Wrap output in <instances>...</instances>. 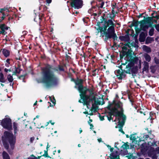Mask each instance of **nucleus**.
I'll use <instances>...</instances> for the list:
<instances>
[{"label": "nucleus", "instance_id": "obj_1", "mask_svg": "<svg viewBox=\"0 0 159 159\" xmlns=\"http://www.w3.org/2000/svg\"><path fill=\"white\" fill-rule=\"evenodd\" d=\"M58 69L49 64H46L41 68V75L42 82L48 88L57 85L58 79L54 74V71H65L64 66L58 65Z\"/></svg>", "mask_w": 159, "mask_h": 159}, {"label": "nucleus", "instance_id": "obj_2", "mask_svg": "<svg viewBox=\"0 0 159 159\" xmlns=\"http://www.w3.org/2000/svg\"><path fill=\"white\" fill-rule=\"evenodd\" d=\"M71 81L74 82L75 84L74 88L77 89L80 93V99H108V98H103V96L100 97L98 96L96 92H94L93 85L90 88L87 86L83 85L84 80L82 79L77 78L76 80L73 78L71 79Z\"/></svg>", "mask_w": 159, "mask_h": 159}, {"label": "nucleus", "instance_id": "obj_3", "mask_svg": "<svg viewBox=\"0 0 159 159\" xmlns=\"http://www.w3.org/2000/svg\"><path fill=\"white\" fill-rule=\"evenodd\" d=\"M108 105L107 107L108 110L107 112L109 113L111 116H107L108 119L110 121L112 115L115 116L116 118L114 121L118 120L119 123L118 126L119 125L121 126L119 129V131L123 134H125V132L123 131L122 127L124 123L125 116L123 115L122 113L117 109L118 108H119L120 110H122V103L119 100H111V101H108Z\"/></svg>", "mask_w": 159, "mask_h": 159}, {"label": "nucleus", "instance_id": "obj_4", "mask_svg": "<svg viewBox=\"0 0 159 159\" xmlns=\"http://www.w3.org/2000/svg\"><path fill=\"white\" fill-rule=\"evenodd\" d=\"M104 24L103 26L99 25L96 28L98 33H102L104 35V40L107 42L109 39H112L114 40H117L118 37L115 33V27L116 25L113 22V20L111 19H103Z\"/></svg>", "mask_w": 159, "mask_h": 159}, {"label": "nucleus", "instance_id": "obj_5", "mask_svg": "<svg viewBox=\"0 0 159 159\" xmlns=\"http://www.w3.org/2000/svg\"><path fill=\"white\" fill-rule=\"evenodd\" d=\"M137 64L131 62L126 65V70L120 71V70H116L115 73L117 79L120 80L125 79L126 76V74H132V76H135L138 72V66H135V64Z\"/></svg>", "mask_w": 159, "mask_h": 159}, {"label": "nucleus", "instance_id": "obj_6", "mask_svg": "<svg viewBox=\"0 0 159 159\" xmlns=\"http://www.w3.org/2000/svg\"><path fill=\"white\" fill-rule=\"evenodd\" d=\"M122 50L121 51L122 54L120 55V60L123 59V57L125 56V57H128V61H130V62H133L134 63H138L139 59L138 57L135 56L133 57L132 55L134 54L133 51L131 48L128 49L127 47L125 46H123L122 48Z\"/></svg>", "mask_w": 159, "mask_h": 159}, {"label": "nucleus", "instance_id": "obj_7", "mask_svg": "<svg viewBox=\"0 0 159 159\" xmlns=\"http://www.w3.org/2000/svg\"><path fill=\"white\" fill-rule=\"evenodd\" d=\"M2 139L4 146L6 149H8L9 148V144L7 143V141L9 142L11 149L12 150L14 149L16 142V138L12 133L7 131L5 132L4 136L2 137Z\"/></svg>", "mask_w": 159, "mask_h": 159}, {"label": "nucleus", "instance_id": "obj_8", "mask_svg": "<svg viewBox=\"0 0 159 159\" xmlns=\"http://www.w3.org/2000/svg\"><path fill=\"white\" fill-rule=\"evenodd\" d=\"M99 100H79V102L82 103L84 105H86L88 108H91L92 111L95 112L98 109V105L100 104L102 105L104 103H102Z\"/></svg>", "mask_w": 159, "mask_h": 159}, {"label": "nucleus", "instance_id": "obj_9", "mask_svg": "<svg viewBox=\"0 0 159 159\" xmlns=\"http://www.w3.org/2000/svg\"><path fill=\"white\" fill-rule=\"evenodd\" d=\"M144 20L140 21L141 25L140 26L141 27V29L142 30L145 32H147V30L149 28L147 24H149L150 21L152 20V18L151 17H145V16H143Z\"/></svg>", "mask_w": 159, "mask_h": 159}, {"label": "nucleus", "instance_id": "obj_10", "mask_svg": "<svg viewBox=\"0 0 159 159\" xmlns=\"http://www.w3.org/2000/svg\"><path fill=\"white\" fill-rule=\"evenodd\" d=\"M70 6L75 9L81 8L83 5L82 0H70Z\"/></svg>", "mask_w": 159, "mask_h": 159}, {"label": "nucleus", "instance_id": "obj_11", "mask_svg": "<svg viewBox=\"0 0 159 159\" xmlns=\"http://www.w3.org/2000/svg\"><path fill=\"white\" fill-rule=\"evenodd\" d=\"M1 124L3 127L8 130L12 129L11 120L9 118H6L3 120Z\"/></svg>", "mask_w": 159, "mask_h": 159}, {"label": "nucleus", "instance_id": "obj_12", "mask_svg": "<svg viewBox=\"0 0 159 159\" xmlns=\"http://www.w3.org/2000/svg\"><path fill=\"white\" fill-rule=\"evenodd\" d=\"M156 153H159V147H157L155 149L154 148L151 147L148 152V156L150 155L151 156L152 154H156Z\"/></svg>", "mask_w": 159, "mask_h": 159}, {"label": "nucleus", "instance_id": "obj_13", "mask_svg": "<svg viewBox=\"0 0 159 159\" xmlns=\"http://www.w3.org/2000/svg\"><path fill=\"white\" fill-rule=\"evenodd\" d=\"M148 35L147 32H142L139 36V40L140 42H144L146 39V36Z\"/></svg>", "mask_w": 159, "mask_h": 159}, {"label": "nucleus", "instance_id": "obj_14", "mask_svg": "<svg viewBox=\"0 0 159 159\" xmlns=\"http://www.w3.org/2000/svg\"><path fill=\"white\" fill-rule=\"evenodd\" d=\"M44 13H40L39 14V26H40V28H39V29L40 30H43L44 28V26L43 24L42 23V22H41V20L42 19V18L43 17H44Z\"/></svg>", "mask_w": 159, "mask_h": 159}, {"label": "nucleus", "instance_id": "obj_15", "mask_svg": "<svg viewBox=\"0 0 159 159\" xmlns=\"http://www.w3.org/2000/svg\"><path fill=\"white\" fill-rule=\"evenodd\" d=\"M15 70L13 71L12 75H16L17 73L20 74L22 70V69H21V65L20 64H18L17 67L15 66Z\"/></svg>", "mask_w": 159, "mask_h": 159}, {"label": "nucleus", "instance_id": "obj_16", "mask_svg": "<svg viewBox=\"0 0 159 159\" xmlns=\"http://www.w3.org/2000/svg\"><path fill=\"white\" fill-rule=\"evenodd\" d=\"M111 153L110 154V158L111 159H117L118 158V152L116 151H112L111 152Z\"/></svg>", "mask_w": 159, "mask_h": 159}, {"label": "nucleus", "instance_id": "obj_17", "mask_svg": "<svg viewBox=\"0 0 159 159\" xmlns=\"http://www.w3.org/2000/svg\"><path fill=\"white\" fill-rule=\"evenodd\" d=\"M119 39L121 41H129L130 40L129 36L128 35H125L124 36H120L119 37Z\"/></svg>", "mask_w": 159, "mask_h": 159}, {"label": "nucleus", "instance_id": "obj_18", "mask_svg": "<svg viewBox=\"0 0 159 159\" xmlns=\"http://www.w3.org/2000/svg\"><path fill=\"white\" fill-rule=\"evenodd\" d=\"M102 18L100 19L101 21H98L97 23V25L98 27L99 25H100L103 22H104V20H103V19H109V17H107V13L106 15L105 14H103L102 16L101 17Z\"/></svg>", "mask_w": 159, "mask_h": 159}, {"label": "nucleus", "instance_id": "obj_19", "mask_svg": "<svg viewBox=\"0 0 159 159\" xmlns=\"http://www.w3.org/2000/svg\"><path fill=\"white\" fill-rule=\"evenodd\" d=\"M116 15L114 14V13L113 12V11H111V13H107V17H109V18L113 20L114 21H115V20L114 19V18L116 17Z\"/></svg>", "mask_w": 159, "mask_h": 159}, {"label": "nucleus", "instance_id": "obj_20", "mask_svg": "<svg viewBox=\"0 0 159 159\" xmlns=\"http://www.w3.org/2000/svg\"><path fill=\"white\" fill-rule=\"evenodd\" d=\"M144 67L143 69V71H146L147 72H148L149 70V64L146 61H144L143 63Z\"/></svg>", "mask_w": 159, "mask_h": 159}, {"label": "nucleus", "instance_id": "obj_21", "mask_svg": "<svg viewBox=\"0 0 159 159\" xmlns=\"http://www.w3.org/2000/svg\"><path fill=\"white\" fill-rule=\"evenodd\" d=\"M2 53L4 56L6 57H9L10 55V51L4 48L2 49Z\"/></svg>", "mask_w": 159, "mask_h": 159}, {"label": "nucleus", "instance_id": "obj_22", "mask_svg": "<svg viewBox=\"0 0 159 159\" xmlns=\"http://www.w3.org/2000/svg\"><path fill=\"white\" fill-rule=\"evenodd\" d=\"M7 80L5 79L3 74L2 72L0 73V82L4 83L7 81Z\"/></svg>", "mask_w": 159, "mask_h": 159}, {"label": "nucleus", "instance_id": "obj_23", "mask_svg": "<svg viewBox=\"0 0 159 159\" xmlns=\"http://www.w3.org/2000/svg\"><path fill=\"white\" fill-rule=\"evenodd\" d=\"M143 50L148 53H150L151 52V48L145 45L143 46Z\"/></svg>", "mask_w": 159, "mask_h": 159}, {"label": "nucleus", "instance_id": "obj_24", "mask_svg": "<svg viewBox=\"0 0 159 159\" xmlns=\"http://www.w3.org/2000/svg\"><path fill=\"white\" fill-rule=\"evenodd\" d=\"M144 57L146 61L149 62L151 61V58L148 53H145L144 55Z\"/></svg>", "mask_w": 159, "mask_h": 159}, {"label": "nucleus", "instance_id": "obj_25", "mask_svg": "<svg viewBox=\"0 0 159 159\" xmlns=\"http://www.w3.org/2000/svg\"><path fill=\"white\" fill-rule=\"evenodd\" d=\"M153 40V38L150 37H147L145 41V44H148L151 43Z\"/></svg>", "mask_w": 159, "mask_h": 159}, {"label": "nucleus", "instance_id": "obj_26", "mask_svg": "<svg viewBox=\"0 0 159 159\" xmlns=\"http://www.w3.org/2000/svg\"><path fill=\"white\" fill-rule=\"evenodd\" d=\"M2 156L3 159H10L8 154L5 151L2 153Z\"/></svg>", "mask_w": 159, "mask_h": 159}, {"label": "nucleus", "instance_id": "obj_27", "mask_svg": "<svg viewBox=\"0 0 159 159\" xmlns=\"http://www.w3.org/2000/svg\"><path fill=\"white\" fill-rule=\"evenodd\" d=\"M7 79L9 83H12L14 80L12 76L10 74L7 76Z\"/></svg>", "mask_w": 159, "mask_h": 159}, {"label": "nucleus", "instance_id": "obj_28", "mask_svg": "<svg viewBox=\"0 0 159 159\" xmlns=\"http://www.w3.org/2000/svg\"><path fill=\"white\" fill-rule=\"evenodd\" d=\"M104 2L103 1L101 2V3H97L96 6L98 7V8H103V6L104 5Z\"/></svg>", "mask_w": 159, "mask_h": 159}, {"label": "nucleus", "instance_id": "obj_29", "mask_svg": "<svg viewBox=\"0 0 159 159\" xmlns=\"http://www.w3.org/2000/svg\"><path fill=\"white\" fill-rule=\"evenodd\" d=\"M134 25V26H135V28H137L138 27V25L139 24L141 25V22L140 21H136L135 20H134L132 22Z\"/></svg>", "mask_w": 159, "mask_h": 159}, {"label": "nucleus", "instance_id": "obj_30", "mask_svg": "<svg viewBox=\"0 0 159 159\" xmlns=\"http://www.w3.org/2000/svg\"><path fill=\"white\" fill-rule=\"evenodd\" d=\"M0 29H3L4 30H8V27L5 24H3L0 25Z\"/></svg>", "mask_w": 159, "mask_h": 159}, {"label": "nucleus", "instance_id": "obj_31", "mask_svg": "<svg viewBox=\"0 0 159 159\" xmlns=\"http://www.w3.org/2000/svg\"><path fill=\"white\" fill-rule=\"evenodd\" d=\"M121 148H122V151L126 150L129 148V145L125 143L121 146Z\"/></svg>", "mask_w": 159, "mask_h": 159}, {"label": "nucleus", "instance_id": "obj_32", "mask_svg": "<svg viewBox=\"0 0 159 159\" xmlns=\"http://www.w3.org/2000/svg\"><path fill=\"white\" fill-rule=\"evenodd\" d=\"M13 129L14 130V133L16 134L17 133L18 130L17 129V123L14 122L13 123Z\"/></svg>", "mask_w": 159, "mask_h": 159}, {"label": "nucleus", "instance_id": "obj_33", "mask_svg": "<svg viewBox=\"0 0 159 159\" xmlns=\"http://www.w3.org/2000/svg\"><path fill=\"white\" fill-rule=\"evenodd\" d=\"M154 29L153 27L151 28L149 31V34L150 36H152L154 34Z\"/></svg>", "mask_w": 159, "mask_h": 159}, {"label": "nucleus", "instance_id": "obj_34", "mask_svg": "<svg viewBox=\"0 0 159 159\" xmlns=\"http://www.w3.org/2000/svg\"><path fill=\"white\" fill-rule=\"evenodd\" d=\"M51 102H52V104H51V103L50 102H48V103L50 107H53L55 105L56 103V100H50Z\"/></svg>", "mask_w": 159, "mask_h": 159}, {"label": "nucleus", "instance_id": "obj_35", "mask_svg": "<svg viewBox=\"0 0 159 159\" xmlns=\"http://www.w3.org/2000/svg\"><path fill=\"white\" fill-rule=\"evenodd\" d=\"M135 30L136 33V34H138L140 33L141 30H142V29H141V27L140 26V28H135Z\"/></svg>", "mask_w": 159, "mask_h": 159}, {"label": "nucleus", "instance_id": "obj_36", "mask_svg": "<svg viewBox=\"0 0 159 159\" xmlns=\"http://www.w3.org/2000/svg\"><path fill=\"white\" fill-rule=\"evenodd\" d=\"M111 6L112 7L111 11H113V10H114L117 7L116 3V2L112 3L111 4Z\"/></svg>", "mask_w": 159, "mask_h": 159}, {"label": "nucleus", "instance_id": "obj_37", "mask_svg": "<svg viewBox=\"0 0 159 159\" xmlns=\"http://www.w3.org/2000/svg\"><path fill=\"white\" fill-rule=\"evenodd\" d=\"M151 134V131H149L148 132V134L143 135V138H144V139H147L149 136H150Z\"/></svg>", "mask_w": 159, "mask_h": 159}, {"label": "nucleus", "instance_id": "obj_38", "mask_svg": "<svg viewBox=\"0 0 159 159\" xmlns=\"http://www.w3.org/2000/svg\"><path fill=\"white\" fill-rule=\"evenodd\" d=\"M7 10V12L9 11V10L7 9V7L6 8L5 7L4 8H0V12L2 13L3 12V11H6V10Z\"/></svg>", "mask_w": 159, "mask_h": 159}, {"label": "nucleus", "instance_id": "obj_39", "mask_svg": "<svg viewBox=\"0 0 159 159\" xmlns=\"http://www.w3.org/2000/svg\"><path fill=\"white\" fill-rule=\"evenodd\" d=\"M25 76H26L25 75H20L19 77V78L20 80H23V81L24 82V80L25 79Z\"/></svg>", "mask_w": 159, "mask_h": 159}, {"label": "nucleus", "instance_id": "obj_40", "mask_svg": "<svg viewBox=\"0 0 159 159\" xmlns=\"http://www.w3.org/2000/svg\"><path fill=\"white\" fill-rule=\"evenodd\" d=\"M151 156L150 155L149 156V157H152V159H157V156L156 155V154H152Z\"/></svg>", "mask_w": 159, "mask_h": 159}, {"label": "nucleus", "instance_id": "obj_41", "mask_svg": "<svg viewBox=\"0 0 159 159\" xmlns=\"http://www.w3.org/2000/svg\"><path fill=\"white\" fill-rule=\"evenodd\" d=\"M42 8H43V11H46L47 9V7L45 6H40L39 8V10H40Z\"/></svg>", "mask_w": 159, "mask_h": 159}, {"label": "nucleus", "instance_id": "obj_42", "mask_svg": "<svg viewBox=\"0 0 159 159\" xmlns=\"http://www.w3.org/2000/svg\"><path fill=\"white\" fill-rule=\"evenodd\" d=\"M97 70H98V71H99V70L98 69H95L94 70H93L92 71V73H93L92 75L93 76H96V72Z\"/></svg>", "mask_w": 159, "mask_h": 159}, {"label": "nucleus", "instance_id": "obj_43", "mask_svg": "<svg viewBox=\"0 0 159 159\" xmlns=\"http://www.w3.org/2000/svg\"><path fill=\"white\" fill-rule=\"evenodd\" d=\"M126 58V61L125 63H121V65L122 66H125L127 63V62H129V63H130V61H128L127 60H128V57H125Z\"/></svg>", "mask_w": 159, "mask_h": 159}, {"label": "nucleus", "instance_id": "obj_44", "mask_svg": "<svg viewBox=\"0 0 159 159\" xmlns=\"http://www.w3.org/2000/svg\"><path fill=\"white\" fill-rule=\"evenodd\" d=\"M156 30L159 32V24L157 25H154Z\"/></svg>", "mask_w": 159, "mask_h": 159}, {"label": "nucleus", "instance_id": "obj_45", "mask_svg": "<svg viewBox=\"0 0 159 159\" xmlns=\"http://www.w3.org/2000/svg\"><path fill=\"white\" fill-rule=\"evenodd\" d=\"M71 58L70 56H68L67 54L66 55V58H65V60H70V59H71Z\"/></svg>", "mask_w": 159, "mask_h": 159}, {"label": "nucleus", "instance_id": "obj_46", "mask_svg": "<svg viewBox=\"0 0 159 159\" xmlns=\"http://www.w3.org/2000/svg\"><path fill=\"white\" fill-rule=\"evenodd\" d=\"M17 17V16L15 14H13L11 17V20H15L16 18Z\"/></svg>", "mask_w": 159, "mask_h": 159}, {"label": "nucleus", "instance_id": "obj_47", "mask_svg": "<svg viewBox=\"0 0 159 159\" xmlns=\"http://www.w3.org/2000/svg\"><path fill=\"white\" fill-rule=\"evenodd\" d=\"M152 21H150V23H149V24H147L149 28L151 27L152 28V27H153L152 26Z\"/></svg>", "mask_w": 159, "mask_h": 159}, {"label": "nucleus", "instance_id": "obj_48", "mask_svg": "<svg viewBox=\"0 0 159 159\" xmlns=\"http://www.w3.org/2000/svg\"><path fill=\"white\" fill-rule=\"evenodd\" d=\"M102 12L101 10L99 8H98V12L97 14L98 15H100L101 14Z\"/></svg>", "mask_w": 159, "mask_h": 159}, {"label": "nucleus", "instance_id": "obj_49", "mask_svg": "<svg viewBox=\"0 0 159 159\" xmlns=\"http://www.w3.org/2000/svg\"><path fill=\"white\" fill-rule=\"evenodd\" d=\"M92 8L93 9V11H96L98 9L97 8V7L96 6L93 7Z\"/></svg>", "mask_w": 159, "mask_h": 159}, {"label": "nucleus", "instance_id": "obj_50", "mask_svg": "<svg viewBox=\"0 0 159 159\" xmlns=\"http://www.w3.org/2000/svg\"><path fill=\"white\" fill-rule=\"evenodd\" d=\"M119 68L120 69V70L121 71H123L124 70H125V69H123V66L122 65H120L119 66Z\"/></svg>", "mask_w": 159, "mask_h": 159}, {"label": "nucleus", "instance_id": "obj_51", "mask_svg": "<svg viewBox=\"0 0 159 159\" xmlns=\"http://www.w3.org/2000/svg\"><path fill=\"white\" fill-rule=\"evenodd\" d=\"M126 95L128 96V98L129 99H133V98H131L132 97L130 94H126Z\"/></svg>", "mask_w": 159, "mask_h": 159}, {"label": "nucleus", "instance_id": "obj_52", "mask_svg": "<svg viewBox=\"0 0 159 159\" xmlns=\"http://www.w3.org/2000/svg\"><path fill=\"white\" fill-rule=\"evenodd\" d=\"M1 31H0V33L2 34L3 35H5V30L3 29H1Z\"/></svg>", "mask_w": 159, "mask_h": 159}, {"label": "nucleus", "instance_id": "obj_53", "mask_svg": "<svg viewBox=\"0 0 159 159\" xmlns=\"http://www.w3.org/2000/svg\"><path fill=\"white\" fill-rule=\"evenodd\" d=\"M153 18H156L157 19H159V16L157 15V12L156 14H155V15L154 16H153Z\"/></svg>", "mask_w": 159, "mask_h": 159}, {"label": "nucleus", "instance_id": "obj_54", "mask_svg": "<svg viewBox=\"0 0 159 159\" xmlns=\"http://www.w3.org/2000/svg\"><path fill=\"white\" fill-rule=\"evenodd\" d=\"M150 69H151V72L152 73H154L155 72V70L154 69V67L153 66H151L150 67Z\"/></svg>", "mask_w": 159, "mask_h": 159}, {"label": "nucleus", "instance_id": "obj_55", "mask_svg": "<svg viewBox=\"0 0 159 159\" xmlns=\"http://www.w3.org/2000/svg\"><path fill=\"white\" fill-rule=\"evenodd\" d=\"M107 147L109 149H110V150L111 152H112V151H113L114 148H111V147L110 146H109V145H107Z\"/></svg>", "mask_w": 159, "mask_h": 159}, {"label": "nucleus", "instance_id": "obj_56", "mask_svg": "<svg viewBox=\"0 0 159 159\" xmlns=\"http://www.w3.org/2000/svg\"><path fill=\"white\" fill-rule=\"evenodd\" d=\"M154 60L155 63L157 64L159 63V60L158 59L156 58L155 57L154 58Z\"/></svg>", "mask_w": 159, "mask_h": 159}, {"label": "nucleus", "instance_id": "obj_57", "mask_svg": "<svg viewBox=\"0 0 159 159\" xmlns=\"http://www.w3.org/2000/svg\"><path fill=\"white\" fill-rule=\"evenodd\" d=\"M93 9L92 8L89 9L88 11V12L89 13L91 14L92 12H93Z\"/></svg>", "mask_w": 159, "mask_h": 159}, {"label": "nucleus", "instance_id": "obj_58", "mask_svg": "<svg viewBox=\"0 0 159 159\" xmlns=\"http://www.w3.org/2000/svg\"><path fill=\"white\" fill-rule=\"evenodd\" d=\"M144 13H142L140 14L139 15V16H137V17H138V18H140V17H142V15H144Z\"/></svg>", "mask_w": 159, "mask_h": 159}, {"label": "nucleus", "instance_id": "obj_59", "mask_svg": "<svg viewBox=\"0 0 159 159\" xmlns=\"http://www.w3.org/2000/svg\"><path fill=\"white\" fill-rule=\"evenodd\" d=\"M130 30L129 29H128L126 31V35H128V36L129 35V32Z\"/></svg>", "mask_w": 159, "mask_h": 159}, {"label": "nucleus", "instance_id": "obj_60", "mask_svg": "<svg viewBox=\"0 0 159 159\" xmlns=\"http://www.w3.org/2000/svg\"><path fill=\"white\" fill-rule=\"evenodd\" d=\"M120 99V98L119 96V95L118 94H116L115 96V98L114 99Z\"/></svg>", "mask_w": 159, "mask_h": 159}, {"label": "nucleus", "instance_id": "obj_61", "mask_svg": "<svg viewBox=\"0 0 159 159\" xmlns=\"http://www.w3.org/2000/svg\"><path fill=\"white\" fill-rule=\"evenodd\" d=\"M34 139V137H31L30 139V141L31 143H32Z\"/></svg>", "mask_w": 159, "mask_h": 159}, {"label": "nucleus", "instance_id": "obj_62", "mask_svg": "<svg viewBox=\"0 0 159 159\" xmlns=\"http://www.w3.org/2000/svg\"><path fill=\"white\" fill-rule=\"evenodd\" d=\"M5 19V18H4V17H1V18H0V22H2V20H3Z\"/></svg>", "mask_w": 159, "mask_h": 159}, {"label": "nucleus", "instance_id": "obj_63", "mask_svg": "<svg viewBox=\"0 0 159 159\" xmlns=\"http://www.w3.org/2000/svg\"><path fill=\"white\" fill-rule=\"evenodd\" d=\"M101 67H102V68H101L102 69H104L105 70H106V66H104V65H102L101 66Z\"/></svg>", "mask_w": 159, "mask_h": 159}, {"label": "nucleus", "instance_id": "obj_64", "mask_svg": "<svg viewBox=\"0 0 159 159\" xmlns=\"http://www.w3.org/2000/svg\"><path fill=\"white\" fill-rule=\"evenodd\" d=\"M156 14V11H155L153 13H152L151 14V16H152V17H151L152 18H153V16H154V15H155V14Z\"/></svg>", "mask_w": 159, "mask_h": 159}]
</instances>
